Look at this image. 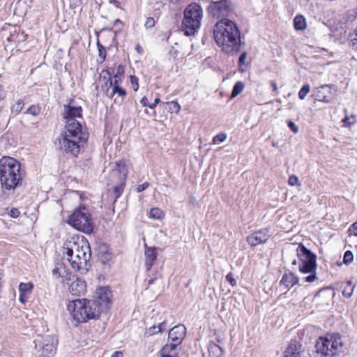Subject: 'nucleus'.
I'll list each match as a JSON object with an SVG mask.
<instances>
[{
  "instance_id": "obj_55",
  "label": "nucleus",
  "mask_w": 357,
  "mask_h": 357,
  "mask_svg": "<svg viewBox=\"0 0 357 357\" xmlns=\"http://www.w3.org/2000/svg\"><path fill=\"white\" fill-rule=\"evenodd\" d=\"M271 86H272V88H273V90L275 92H276V93H277V92H278V86H277V84H276V82H274V81H271Z\"/></svg>"
},
{
  "instance_id": "obj_11",
  "label": "nucleus",
  "mask_w": 357,
  "mask_h": 357,
  "mask_svg": "<svg viewBox=\"0 0 357 357\" xmlns=\"http://www.w3.org/2000/svg\"><path fill=\"white\" fill-rule=\"evenodd\" d=\"M96 296L94 300H90L91 302H94L96 304V309L98 310V313L100 314L105 312L109 308L111 298V291L107 287H100L97 289Z\"/></svg>"
},
{
  "instance_id": "obj_34",
  "label": "nucleus",
  "mask_w": 357,
  "mask_h": 357,
  "mask_svg": "<svg viewBox=\"0 0 357 357\" xmlns=\"http://www.w3.org/2000/svg\"><path fill=\"white\" fill-rule=\"evenodd\" d=\"M179 344H176L175 342H171L170 344H166L160 350L163 354H167L176 349Z\"/></svg>"
},
{
  "instance_id": "obj_43",
  "label": "nucleus",
  "mask_w": 357,
  "mask_h": 357,
  "mask_svg": "<svg viewBox=\"0 0 357 357\" xmlns=\"http://www.w3.org/2000/svg\"><path fill=\"white\" fill-rule=\"evenodd\" d=\"M245 52H243L240 57H239V60H238V64H239V70L241 72H244L245 71V68H244V65H245Z\"/></svg>"
},
{
  "instance_id": "obj_38",
  "label": "nucleus",
  "mask_w": 357,
  "mask_h": 357,
  "mask_svg": "<svg viewBox=\"0 0 357 357\" xmlns=\"http://www.w3.org/2000/svg\"><path fill=\"white\" fill-rule=\"evenodd\" d=\"M310 85L305 84L303 85L298 92V97L301 100H304L307 96V94L310 92Z\"/></svg>"
},
{
  "instance_id": "obj_48",
  "label": "nucleus",
  "mask_w": 357,
  "mask_h": 357,
  "mask_svg": "<svg viewBox=\"0 0 357 357\" xmlns=\"http://www.w3.org/2000/svg\"><path fill=\"white\" fill-rule=\"evenodd\" d=\"M287 126L294 133L296 134L298 132V127L295 124L294 122L288 121Z\"/></svg>"
},
{
  "instance_id": "obj_26",
  "label": "nucleus",
  "mask_w": 357,
  "mask_h": 357,
  "mask_svg": "<svg viewBox=\"0 0 357 357\" xmlns=\"http://www.w3.org/2000/svg\"><path fill=\"white\" fill-rule=\"evenodd\" d=\"M157 258V252L155 248H149L145 251V266L147 271L152 267L153 262Z\"/></svg>"
},
{
  "instance_id": "obj_51",
  "label": "nucleus",
  "mask_w": 357,
  "mask_h": 357,
  "mask_svg": "<svg viewBox=\"0 0 357 357\" xmlns=\"http://www.w3.org/2000/svg\"><path fill=\"white\" fill-rule=\"evenodd\" d=\"M226 280L232 285V286H235L236 282V280L235 279L233 278V275L229 273V274L227 275L226 276Z\"/></svg>"
},
{
  "instance_id": "obj_44",
  "label": "nucleus",
  "mask_w": 357,
  "mask_h": 357,
  "mask_svg": "<svg viewBox=\"0 0 357 357\" xmlns=\"http://www.w3.org/2000/svg\"><path fill=\"white\" fill-rule=\"evenodd\" d=\"M349 38L351 40L353 46L356 47L357 48V27L353 33L349 34Z\"/></svg>"
},
{
  "instance_id": "obj_24",
  "label": "nucleus",
  "mask_w": 357,
  "mask_h": 357,
  "mask_svg": "<svg viewBox=\"0 0 357 357\" xmlns=\"http://www.w3.org/2000/svg\"><path fill=\"white\" fill-rule=\"evenodd\" d=\"M328 346H329L333 357L338 351H340L343 346L340 335H337L330 336L328 337Z\"/></svg>"
},
{
  "instance_id": "obj_27",
  "label": "nucleus",
  "mask_w": 357,
  "mask_h": 357,
  "mask_svg": "<svg viewBox=\"0 0 357 357\" xmlns=\"http://www.w3.org/2000/svg\"><path fill=\"white\" fill-rule=\"evenodd\" d=\"M124 74V69L122 66H119L116 70V73L114 75L113 79L109 78L107 83L110 84H121Z\"/></svg>"
},
{
  "instance_id": "obj_2",
  "label": "nucleus",
  "mask_w": 357,
  "mask_h": 357,
  "mask_svg": "<svg viewBox=\"0 0 357 357\" xmlns=\"http://www.w3.org/2000/svg\"><path fill=\"white\" fill-rule=\"evenodd\" d=\"M65 130L64 133L56 139L55 144L61 151L77 155L80 146L87 140V134L84 132L78 121H66Z\"/></svg>"
},
{
  "instance_id": "obj_22",
  "label": "nucleus",
  "mask_w": 357,
  "mask_h": 357,
  "mask_svg": "<svg viewBox=\"0 0 357 357\" xmlns=\"http://www.w3.org/2000/svg\"><path fill=\"white\" fill-rule=\"evenodd\" d=\"M33 287L34 285L32 282H21L20 284L19 300L22 303L25 304L28 301L32 293Z\"/></svg>"
},
{
  "instance_id": "obj_5",
  "label": "nucleus",
  "mask_w": 357,
  "mask_h": 357,
  "mask_svg": "<svg viewBox=\"0 0 357 357\" xmlns=\"http://www.w3.org/2000/svg\"><path fill=\"white\" fill-rule=\"evenodd\" d=\"M71 316L77 322H86L89 319H97L100 314L96 304L86 299L71 301L67 305Z\"/></svg>"
},
{
  "instance_id": "obj_30",
  "label": "nucleus",
  "mask_w": 357,
  "mask_h": 357,
  "mask_svg": "<svg viewBox=\"0 0 357 357\" xmlns=\"http://www.w3.org/2000/svg\"><path fill=\"white\" fill-rule=\"evenodd\" d=\"M244 86H245V84L243 82H241V81L237 82L234 84V86L232 89L231 98H234L236 96H238L243 91Z\"/></svg>"
},
{
  "instance_id": "obj_3",
  "label": "nucleus",
  "mask_w": 357,
  "mask_h": 357,
  "mask_svg": "<svg viewBox=\"0 0 357 357\" xmlns=\"http://www.w3.org/2000/svg\"><path fill=\"white\" fill-rule=\"evenodd\" d=\"M25 172L20 162L12 157L0 159V182L6 190H14L22 185Z\"/></svg>"
},
{
  "instance_id": "obj_45",
  "label": "nucleus",
  "mask_w": 357,
  "mask_h": 357,
  "mask_svg": "<svg viewBox=\"0 0 357 357\" xmlns=\"http://www.w3.org/2000/svg\"><path fill=\"white\" fill-rule=\"evenodd\" d=\"M155 20L153 17H149L146 18L144 23V26L146 27V29H150L155 26Z\"/></svg>"
},
{
  "instance_id": "obj_13",
  "label": "nucleus",
  "mask_w": 357,
  "mask_h": 357,
  "mask_svg": "<svg viewBox=\"0 0 357 357\" xmlns=\"http://www.w3.org/2000/svg\"><path fill=\"white\" fill-rule=\"evenodd\" d=\"M91 252L83 255L66 257L72 268L75 271L86 273L89 270V261L91 258Z\"/></svg>"
},
{
  "instance_id": "obj_58",
  "label": "nucleus",
  "mask_w": 357,
  "mask_h": 357,
  "mask_svg": "<svg viewBox=\"0 0 357 357\" xmlns=\"http://www.w3.org/2000/svg\"><path fill=\"white\" fill-rule=\"evenodd\" d=\"M343 123H345V124H347V125H349L350 124V122H349V119L348 116H345L343 120H342Z\"/></svg>"
},
{
  "instance_id": "obj_23",
  "label": "nucleus",
  "mask_w": 357,
  "mask_h": 357,
  "mask_svg": "<svg viewBox=\"0 0 357 357\" xmlns=\"http://www.w3.org/2000/svg\"><path fill=\"white\" fill-rule=\"evenodd\" d=\"M328 346H329L333 357L338 351H340L343 346L340 335H337L330 336L328 337Z\"/></svg>"
},
{
  "instance_id": "obj_25",
  "label": "nucleus",
  "mask_w": 357,
  "mask_h": 357,
  "mask_svg": "<svg viewBox=\"0 0 357 357\" xmlns=\"http://www.w3.org/2000/svg\"><path fill=\"white\" fill-rule=\"evenodd\" d=\"M298 282V278L292 273H288L283 275L280 284L284 285L289 289Z\"/></svg>"
},
{
  "instance_id": "obj_14",
  "label": "nucleus",
  "mask_w": 357,
  "mask_h": 357,
  "mask_svg": "<svg viewBox=\"0 0 357 357\" xmlns=\"http://www.w3.org/2000/svg\"><path fill=\"white\" fill-rule=\"evenodd\" d=\"M102 91L107 97L114 98V102L119 105L123 102L127 95L126 90L121 86V84H110L107 86L106 84V88H102Z\"/></svg>"
},
{
  "instance_id": "obj_46",
  "label": "nucleus",
  "mask_w": 357,
  "mask_h": 357,
  "mask_svg": "<svg viewBox=\"0 0 357 357\" xmlns=\"http://www.w3.org/2000/svg\"><path fill=\"white\" fill-rule=\"evenodd\" d=\"M348 232L349 235L357 236V221L350 226Z\"/></svg>"
},
{
  "instance_id": "obj_6",
  "label": "nucleus",
  "mask_w": 357,
  "mask_h": 357,
  "mask_svg": "<svg viewBox=\"0 0 357 357\" xmlns=\"http://www.w3.org/2000/svg\"><path fill=\"white\" fill-rule=\"evenodd\" d=\"M203 17L202 8L196 3L187 6L183 13L181 30L185 36H194L200 29Z\"/></svg>"
},
{
  "instance_id": "obj_42",
  "label": "nucleus",
  "mask_w": 357,
  "mask_h": 357,
  "mask_svg": "<svg viewBox=\"0 0 357 357\" xmlns=\"http://www.w3.org/2000/svg\"><path fill=\"white\" fill-rule=\"evenodd\" d=\"M165 324V322H162L158 326H153L152 327L149 328V334L153 335L155 333L162 332L163 329L162 328V326Z\"/></svg>"
},
{
  "instance_id": "obj_29",
  "label": "nucleus",
  "mask_w": 357,
  "mask_h": 357,
  "mask_svg": "<svg viewBox=\"0 0 357 357\" xmlns=\"http://www.w3.org/2000/svg\"><path fill=\"white\" fill-rule=\"evenodd\" d=\"M294 28L297 31H303L306 29L305 18L301 15H296L294 19Z\"/></svg>"
},
{
  "instance_id": "obj_39",
  "label": "nucleus",
  "mask_w": 357,
  "mask_h": 357,
  "mask_svg": "<svg viewBox=\"0 0 357 357\" xmlns=\"http://www.w3.org/2000/svg\"><path fill=\"white\" fill-rule=\"evenodd\" d=\"M227 138V135L224 132L219 133L215 135L213 139V144H219L225 141Z\"/></svg>"
},
{
  "instance_id": "obj_60",
  "label": "nucleus",
  "mask_w": 357,
  "mask_h": 357,
  "mask_svg": "<svg viewBox=\"0 0 357 357\" xmlns=\"http://www.w3.org/2000/svg\"><path fill=\"white\" fill-rule=\"evenodd\" d=\"M297 264H298V261H297L296 259H294L291 262L293 266H296Z\"/></svg>"
},
{
  "instance_id": "obj_41",
  "label": "nucleus",
  "mask_w": 357,
  "mask_h": 357,
  "mask_svg": "<svg viewBox=\"0 0 357 357\" xmlns=\"http://www.w3.org/2000/svg\"><path fill=\"white\" fill-rule=\"evenodd\" d=\"M354 259V255L351 251L347 250L344 252V257H343V262L345 264H349L351 263Z\"/></svg>"
},
{
  "instance_id": "obj_49",
  "label": "nucleus",
  "mask_w": 357,
  "mask_h": 357,
  "mask_svg": "<svg viewBox=\"0 0 357 357\" xmlns=\"http://www.w3.org/2000/svg\"><path fill=\"white\" fill-rule=\"evenodd\" d=\"M8 214L10 217H12L13 218H17L20 216V212L18 210V208H13L10 210V211L8 212Z\"/></svg>"
},
{
  "instance_id": "obj_53",
  "label": "nucleus",
  "mask_w": 357,
  "mask_h": 357,
  "mask_svg": "<svg viewBox=\"0 0 357 357\" xmlns=\"http://www.w3.org/2000/svg\"><path fill=\"white\" fill-rule=\"evenodd\" d=\"M140 103L142 105V106L144 107H149V105H150V104L149 103V100L147 99L146 97H143L140 101Z\"/></svg>"
},
{
  "instance_id": "obj_7",
  "label": "nucleus",
  "mask_w": 357,
  "mask_h": 357,
  "mask_svg": "<svg viewBox=\"0 0 357 357\" xmlns=\"http://www.w3.org/2000/svg\"><path fill=\"white\" fill-rule=\"evenodd\" d=\"M68 223L77 230L91 234L93 225L89 210L85 207L78 208L69 216Z\"/></svg>"
},
{
  "instance_id": "obj_15",
  "label": "nucleus",
  "mask_w": 357,
  "mask_h": 357,
  "mask_svg": "<svg viewBox=\"0 0 357 357\" xmlns=\"http://www.w3.org/2000/svg\"><path fill=\"white\" fill-rule=\"evenodd\" d=\"M328 343V337H319L316 341L314 345V357H333V353L330 350Z\"/></svg>"
},
{
  "instance_id": "obj_10",
  "label": "nucleus",
  "mask_w": 357,
  "mask_h": 357,
  "mask_svg": "<svg viewBox=\"0 0 357 357\" xmlns=\"http://www.w3.org/2000/svg\"><path fill=\"white\" fill-rule=\"evenodd\" d=\"M207 9L210 15L217 18L226 17L232 11L231 3L227 0L211 1Z\"/></svg>"
},
{
  "instance_id": "obj_28",
  "label": "nucleus",
  "mask_w": 357,
  "mask_h": 357,
  "mask_svg": "<svg viewBox=\"0 0 357 357\" xmlns=\"http://www.w3.org/2000/svg\"><path fill=\"white\" fill-rule=\"evenodd\" d=\"M328 85H322L317 88V91L314 94V99L317 101L324 102H330L331 100L328 98V97L325 95L324 91L327 89Z\"/></svg>"
},
{
  "instance_id": "obj_47",
  "label": "nucleus",
  "mask_w": 357,
  "mask_h": 357,
  "mask_svg": "<svg viewBox=\"0 0 357 357\" xmlns=\"http://www.w3.org/2000/svg\"><path fill=\"white\" fill-rule=\"evenodd\" d=\"M288 183L292 186L300 185L298 183V178L295 175H291L289 177Z\"/></svg>"
},
{
  "instance_id": "obj_59",
  "label": "nucleus",
  "mask_w": 357,
  "mask_h": 357,
  "mask_svg": "<svg viewBox=\"0 0 357 357\" xmlns=\"http://www.w3.org/2000/svg\"><path fill=\"white\" fill-rule=\"evenodd\" d=\"M165 357H179V356H178V354H175V355H169V354H165Z\"/></svg>"
},
{
  "instance_id": "obj_20",
  "label": "nucleus",
  "mask_w": 357,
  "mask_h": 357,
  "mask_svg": "<svg viewBox=\"0 0 357 357\" xmlns=\"http://www.w3.org/2000/svg\"><path fill=\"white\" fill-rule=\"evenodd\" d=\"M72 282L70 284L69 291L75 296H80L86 291V283L84 280L73 275L71 278Z\"/></svg>"
},
{
  "instance_id": "obj_17",
  "label": "nucleus",
  "mask_w": 357,
  "mask_h": 357,
  "mask_svg": "<svg viewBox=\"0 0 357 357\" xmlns=\"http://www.w3.org/2000/svg\"><path fill=\"white\" fill-rule=\"evenodd\" d=\"M53 275L61 282H68L71 280L73 275L70 270L62 262L56 263L55 268L52 271Z\"/></svg>"
},
{
  "instance_id": "obj_16",
  "label": "nucleus",
  "mask_w": 357,
  "mask_h": 357,
  "mask_svg": "<svg viewBox=\"0 0 357 357\" xmlns=\"http://www.w3.org/2000/svg\"><path fill=\"white\" fill-rule=\"evenodd\" d=\"M304 351L303 344L298 340H292L284 351L282 357H302Z\"/></svg>"
},
{
  "instance_id": "obj_21",
  "label": "nucleus",
  "mask_w": 357,
  "mask_h": 357,
  "mask_svg": "<svg viewBox=\"0 0 357 357\" xmlns=\"http://www.w3.org/2000/svg\"><path fill=\"white\" fill-rule=\"evenodd\" d=\"M82 109L80 106H73L70 104L63 106V115L66 121H77L76 118H82Z\"/></svg>"
},
{
  "instance_id": "obj_36",
  "label": "nucleus",
  "mask_w": 357,
  "mask_h": 357,
  "mask_svg": "<svg viewBox=\"0 0 357 357\" xmlns=\"http://www.w3.org/2000/svg\"><path fill=\"white\" fill-rule=\"evenodd\" d=\"M208 350L210 353H213L215 357H220L222 354V348L216 344H211L208 347Z\"/></svg>"
},
{
  "instance_id": "obj_52",
  "label": "nucleus",
  "mask_w": 357,
  "mask_h": 357,
  "mask_svg": "<svg viewBox=\"0 0 357 357\" xmlns=\"http://www.w3.org/2000/svg\"><path fill=\"white\" fill-rule=\"evenodd\" d=\"M149 186V183L148 182H145L142 185H139L137 188V192H140L144 191L145 189H146Z\"/></svg>"
},
{
  "instance_id": "obj_32",
  "label": "nucleus",
  "mask_w": 357,
  "mask_h": 357,
  "mask_svg": "<svg viewBox=\"0 0 357 357\" xmlns=\"http://www.w3.org/2000/svg\"><path fill=\"white\" fill-rule=\"evenodd\" d=\"M165 215L164 212L159 208H153L149 213V217L153 219H162Z\"/></svg>"
},
{
  "instance_id": "obj_8",
  "label": "nucleus",
  "mask_w": 357,
  "mask_h": 357,
  "mask_svg": "<svg viewBox=\"0 0 357 357\" xmlns=\"http://www.w3.org/2000/svg\"><path fill=\"white\" fill-rule=\"evenodd\" d=\"M34 343L36 354L39 356L52 357L56 352L58 340L52 335L39 336Z\"/></svg>"
},
{
  "instance_id": "obj_33",
  "label": "nucleus",
  "mask_w": 357,
  "mask_h": 357,
  "mask_svg": "<svg viewBox=\"0 0 357 357\" xmlns=\"http://www.w3.org/2000/svg\"><path fill=\"white\" fill-rule=\"evenodd\" d=\"M24 103L22 99H18L12 106L11 111L15 114H18L23 109Z\"/></svg>"
},
{
  "instance_id": "obj_57",
  "label": "nucleus",
  "mask_w": 357,
  "mask_h": 357,
  "mask_svg": "<svg viewBox=\"0 0 357 357\" xmlns=\"http://www.w3.org/2000/svg\"><path fill=\"white\" fill-rule=\"evenodd\" d=\"M122 356V353L120 352V351H116L112 357H121Z\"/></svg>"
},
{
  "instance_id": "obj_19",
  "label": "nucleus",
  "mask_w": 357,
  "mask_h": 357,
  "mask_svg": "<svg viewBox=\"0 0 357 357\" xmlns=\"http://www.w3.org/2000/svg\"><path fill=\"white\" fill-rule=\"evenodd\" d=\"M186 334V328L184 325L178 324L173 327L169 331L168 338L170 342H175L176 344H180Z\"/></svg>"
},
{
  "instance_id": "obj_61",
  "label": "nucleus",
  "mask_w": 357,
  "mask_h": 357,
  "mask_svg": "<svg viewBox=\"0 0 357 357\" xmlns=\"http://www.w3.org/2000/svg\"><path fill=\"white\" fill-rule=\"evenodd\" d=\"M162 357H165V354H162Z\"/></svg>"
},
{
  "instance_id": "obj_35",
  "label": "nucleus",
  "mask_w": 357,
  "mask_h": 357,
  "mask_svg": "<svg viewBox=\"0 0 357 357\" xmlns=\"http://www.w3.org/2000/svg\"><path fill=\"white\" fill-rule=\"evenodd\" d=\"M165 104L168 105L167 109L169 112H172V113L175 112L176 114L179 113L181 107H180V105L177 102L171 101L169 102H166Z\"/></svg>"
},
{
  "instance_id": "obj_1",
  "label": "nucleus",
  "mask_w": 357,
  "mask_h": 357,
  "mask_svg": "<svg viewBox=\"0 0 357 357\" xmlns=\"http://www.w3.org/2000/svg\"><path fill=\"white\" fill-rule=\"evenodd\" d=\"M217 45L227 54H238L241 47V35L237 25L228 19L218 21L213 29Z\"/></svg>"
},
{
  "instance_id": "obj_18",
  "label": "nucleus",
  "mask_w": 357,
  "mask_h": 357,
  "mask_svg": "<svg viewBox=\"0 0 357 357\" xmlns=\"http://www.w3.org/2000/svg\"><path fill=\"white\" fill-rule=\"evenodd\" d=\"M270 236L267 229H260L255 231L247 237V242L252 246H257L264 243Z\"/></svg>"
},
{
  "instance_id": "obj_4",
  "label": "nucleus",
  "mask_w": 357,
  "mask_h": 357,
  "mask_svg": "<svg viewBox=\"0 0 357 357\" xmlns=\"http://www.w3.org/2000/svg\"><path fill=\"white\" fill-rule=\"evenodd\" d=\"M296 251L300 272L304 274L309 273V275L304 278V281L309 283L314 282L318 279L316 275L317 255L302 243L298 245Z\"/></svg>"
},
{
  "instance_id": "obj_54",
  "label": "nucleus",
  "mask_w": 357,
  "mask_h": 357,
  "mask_svg": "<svg viewBox=\"0 0 357 357\" xmlns=\"http://www.w3.org/2000/svg\"><path fill=\"white\" fill-rule=\"evenodd\" d=\"M160 102V98H157L155 99L153 103L150 104V105H149V107L151 108V109H153V108L155 107L157 104H158Z\"/></svg>"
},
{
  "instance_id": "obj_50",
  "label": "nucleus",
  "mask_w": 357,
  "mask_h": 357,
  "mask_svg": "<svg viewBox=\"0 0 357 357\" xmlns=\"http://www.w3.org/2000/svg\"><path fill=\"white\" fill-rule=\"evenodd\" d=\"M137 78L135 76H130V82L132 84V86L134 91H137L139 88V84L137 82Z\"/></svg>"
},
{
  "instance_id": "obj_9",
  "label": "nucleus",
  "mask_w": 357,
  "mask_h": 357,
  "mask_svg": "<svg viewBox=\"0 0 357 357\" xmlns=\"http://www.w3.org/2000/svg\"><path fill=\"white\" fill-rule=\"evenodd\" d=\"M89 252H91L89 244L83 236L73 237L66 241L63 246V255L66 257L83 255Z\"/></svg>"
},
{
  "instance_id": "obj_31",
  "label": "nucleus",
  "mask_w": 357,
  "mask_h": 357,
  "mask_svg": "<svg viewBox=\"0 0 357 357\" xmlns=\"http://www.w3.org/2000/svg\"><path fill=\"white\" fill-rule=\"evenodd\" d=\"M354 286H352V282H347L342 290V295L346 298H350L353 294Z\"/></svg>"
},
{
  "instance_id": "obj_56",
  "label": "nucleus",
  "mask_w": 357,
  "mask_h": 357,
  "mask_svg": "<svg viewBox=\"0 0 357 357\" xmlns=\"http://www.w3.org/2000/svg\"><path fill=\"white\" fill-rule=\"evenodd\" d=\"M135 50H136V51H137L138 53H139V54H141V53L142 52V51H143L142 47H141V45H139V44L136 45V47H135Z\"/></svg>"
},
{
  "instance_id": "obj_12",
  "label": "nucleus",
  "mask_w": 357,
  "mask_h": 357,
  "mask_svg": "<svg viewBox=\"0 0 357 357\" xmlns=\"http://www.w3.org/2000/svg\"><path fill=\"white\" fill-rule=\"evenodd\" d=\"M113 172H117L120 174V183L116 185L113 190L115 198H119L122 194L124 187L126 185V180L127 177V169L126 168L125 162L119 160L115 162L114 166L112 168Z\"/></svg>"
},
{
  "instance_id": "obj_40",
  "label": "nucleus",
  "mask_w": 357,
  "mask_h": 357,
  "mask_svg": "<svg viewBox=\"0 0 357 357\" xmlns=\"http://www.w3.org/2000/svg\"><path fill=\"white\" fill-rule=\"evenodd\" d=\"M40 108L38 105H33L30 106L25 113L31 114L33 116H37L40 114Z\"/></svg>"
},
{
  "instance_id": "obj_37",
  "label": "nucleus",
  "mask_w": 357,
  "mask_h": 357,
  "mask_svg": "<svg viewBox=\"0 0 357 357\" xmlns=\"http://www.w3.org/2000/svg\"><path fill=\"white\" fill-rule=\"evenodd\" d=\"M97 46L98 49V56L100 59V61L102 63L105 61L106 58V50L104 47V46L100 43L99 41L97 43Z\"/></svg>"
}]
</instances>
